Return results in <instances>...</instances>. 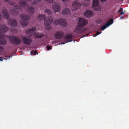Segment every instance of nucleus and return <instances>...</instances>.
Segmentation results:
<instances>
[{
  "label": "nucleus",
  "instance_id": "f257e3e1",
  "mask_svg": "<svg viewBox=\"0 0 129 129\" xmlns=\"http://www.w3.org/2000/svg\"><path fill=\"white\" fill-rule=\"evenodd\" d=\"M8 29V27L5 25H0V45H5L7 43L6 39H4V32H7Z\"/></svg>",
  "mask_w": 129,
  "mask_h": 129
},
{
  "label": "nucleus",
  "instance_id": "f03ea898",
  "mask_svg": "<svg viewBox=\"0 0 129 129\" xmlns=\"http://www.w3.org/2000/svg\"><path fill=\"white\" fill-rule=\"evenodd\" d=\"M38 18L40 20H44V24L46 26V29L47 30H49L51 27L50 25L52 23V17L50 18H45V15L44 14H39L38 16Z\"/></svg>",
  "mask_w": 129,
  "mask_h": 129
},
{
  "label": "nucleus",
  "instance_id": "7ed1b4c3",
  "mask_svg": "<svg viewBox=\"0 0 129 129\" xmlns=\"http://www.w3.org/2000/svg\"><path fill=\"white\" fill-rule=\"evenodd\" d=\"M25 1H26L28 2L31 1V0H21L20 2L19 3V6L18 5H16L14 6V8L15 10L13 9L10 11V13H16L18 12L19 10H21L22 8H24L25 7H28V6L26 2Z\"/></svg>",
  "mask_w": 129,
  "mask_h": 129
},
{
  "label": "nucleus",
  "instance_id": "20e7f679",
  "mask_svg": "<svg viewBox=\"0 0 129 129\" xmlns=\"http://www.w3.org/2000/svg\"><path fill=\"white\" fill-rule=\"evenodd\" d=\"M20 17L21 19L20 21L21 24L24 26H27L28 24V20L29 19V16L27 14H21L20 15Z\"/></svg>",
  "mask_w": 129,
  "mask_h": 129
},
{
  "label": "nucleus",
  "instance_id": "39448f33",
  "mask_svg": "<svg viewBox=\"0 0 129 129\" xmlns=\"http://www.w3.org/2000/svg\"><path fill=\"white\" fill-rule=\"evenodd\" d=\"M10 42L13 44L18 45L21 43L22 41L20 38L18 36H10L9 37Z\"/></svg>",
  "mask_w": 129,
  "mask_h": 129
},
{
  "label": "nucleus",
  "instance_id": "423d86ee",
  "mask_svg": "<svg viewBox=\"0 0 129 129\" xmlns=\"http://www.w3.org/2000/svg\"><path fill=\"white\" fill-rule=\"evenodd\" d=\"M21 37L23 43L25 44L29 45L31 44L32 41L31 39L22 36H21Z\"/></svg>",
  "mask_w": 129,
  "mask_h": 129
},
{
  "label": "nucleus",
  "instance_id": "0eeeda50",
  "mask_svg": "<svg viewBox=\"0 0 129 129\" xmlns=\"http://www.w3.org/2000/svg\"><path fill=\"white\" fill-rule=\"evenodd\" d=\"M88 23V21L84 18H80L78 21V24L83 27L86 25Z\"/></svg>",
  "mask_w": 129,
  "mask_h": 129
},
{
  "label": "nucleus",
  "instance_id": "6e6552de",
  "mask_svg": "<svg viewBox=\"0 0 129 129\" xmlns=\"http://www.w3.org/2000/svg\"><path fill=\"white\" fill-rule=\"evenodd\" d=\"M83 27L80 26L78 24L77 26L75 31L77 33H82L86 30L85 28H84Z\"/></svg>",
  "mask_w": 129,
  "mask_h": 129
},
{
  "label": "nucleus",
  "instance_id": "1a4fd4ad",
  "mask_svg": "<svg viewBox=\"0 0 129 129\" xmlns=\"http://www.w3.org/2000/svg\"><path fill=\"white\" fill-rule=\"evenodd\" d=\"M57 22L63 27L66 26L67 24L66 20L64 18H60L58 20H57Z\"/></svg>",
  "mask_w": 129,
  "mask_h": 129
},
{
  "label": "nucleus",
  "instance_id": "9d476101",
  "mask_svg": "<svg viewBox=\"0 0 129 129\" xmlns=\"http://www.w3.org/2000/svg\"><path fill=\"white\" fill-rule=\"evenodd\" d=\"M113 19H111L109 20V22H107L104 25L102 26L101 27V29L103 30H104L106 27L109 26L110 25L112 24L113 22Z\"/></svg>",
  "mask_w": 129,
  "mask_h": 129
},
{
  "label": "nucleus",
  "instance_id": "9b49d317",
  "mask_svg": "<svg viewBox=\"0 0 129 129\" xmlns=\"http://www.w3.org/2000/svg\"><path fill=\"white\" fill-rule=\"evenodd\" d=\"M8 22L9 24L12 27H14L16 26L17 24V21L15 19H9Z\"/></svg>",
  "mask_w": 129,
  "mask_h": 129
},
{
  "label": "nucleus",
  "instance_id": "f8f14e48",
  "mask_svg": "<svg viewBox=\"0 0 129 129\" xmlns=\"http://www.w3.org/2000/svg\"><path fill=\"white\" fill-rule=\"evenodd\" d=\"M99 2L98 0H93L92 7L95 10L98 11Z\"/></svg>",
  "mask_w": 129,
  "mask_h": 129
},
{
  "label": "nucleus",
  "instance_id": "ddd939ff",
  "mask_svg": "<svg viewBox=\"0 0 129 129\" xmlns=\"http://www.w3.org/2000/svg\"><path fill=\"white\" fill-rule=\"evenodd\" d=\"M81 3L78 2L74 1L72 3V7L74 8L73 10H76L81 6Z\"/></svg>",
  "mask_w": 129,
  "mask_h": 129
},
{
  "label": "nucleus",
  "instance_id": "4468645a",
  "mask_svg": "<svg viewBox=\"0 0 129 129\" xmlns=\"http://www.w3.org/2000/svg\"><path fill=\"white\" fill-rule=\"evenodd\" d=\"M72 35L71 34H67L65 35L64 39L66 41V42H71L72 41Z\"/></svg>",
  "mask_w": 129,
  "mask_h": 129
},
{
  "label": "nucleus",
  "instance_id": "2eb2a0df",
  "mask_svg": "<svg viewBox=\"0 0 129 129\" xmlns=\"http://www.w3.org/2000/svg\"><path fill=\"white\" fill-rule=\"evenodd\" d=\"M2 12L3 13V16L5 19H8L9 18V14L8 11L6 9H3Z\"/></svg>",
  "mask_w": 129,
  "mask_h": 129
},
{
  "label": "nucleus",
  "instance_id": "dca6fc26",
  "mask_svg": "<svg viewBox=\"0 0 129 129\" xmlns=\"http://www.w3.org/2000/svg\"><path fill=\"white\" fill-rule=\"evenodd\" d=\"M34 37L36 38H41L44 36V34L42 33H35L33 34Z\"/></svg>",
  "mask_w": 129,
  "mask_h": 129
},
{
  "label": "nucleus",
  "instance_id": "f3484780",
  "mask_svg": "<svg viewBox=\"0 0 129 129\" xmlns=\"http://www.w3.org/2000/svg\"><path fill=\"white\" fill-rule=\"evenodd\" d=\"M93 12L90 10L85 12L84 13L85 17L86 18H89L92 16Z\"/></svg>",
  "mask_w": 129,
  "mask_h": 129
},
{
  "label": "nucleus",
  "instance_id": "a211bd4d",
  "mask_svg": "<svg viewBox=\"0 0 129 129\" xmlns=\"http://www.w3.org/2000/svg\"><path fill=\"white\" fill-rule=\"evenodd\" d=\"M36 30V28L35 27H33L31 28H29L25 31L26 33L27 34H29L32 33L34 31Z\"/></svg>",
  "mask_w": 129,
  "mask_h": 129
},
{
  "label": "nucleus",
  "instance_id": "6ab92c4d",
  "mask_svg": "<svg viewBox=\"0 0 129 129\" xmlns=\"http://www.w3.org/2000/svg\"><path fill=\"white\" fill-rule=\"evenodd\" d=\"M62 13L64 15H69L70 14V10L68 8H65L62 10Z\"/></svg>",
  "mask_w": 129,
  "mask_h": 129
},
{
  "label": "nucleus",
  "instance_id": "aec40b11",
  "mask_svg": "<svg viewBox=\"0 0 129 129\" xmlns=\"http://www.w3.org/2000/svg\"><path fill=\"white\" fill-rule=\"evenodd\" d=\"M63 32H58L57 31V39L62 38L63 37Z\"/></svg>",
  "mask_w": 129,
  "mask_h": 129
},
{
  "label": "nucleus",
  "instance_id": "412c9836",
  "mask_svg": "<svg viewBox=\"0 0 129 129\" xmlns=\"http://www.w3.org/2000/svg\"><path fill=\"white\" fill-rule=\"evenodd\" d=\"M34 9L32 6L29 7L27 10V11L29 13H33L34 12Z\"/></svg>",
  "mask_w": 129,
  "mask_h": 129
},
{
  "label": "nucleus",
  "instance_id": "4be33fe9",
  "mask_svg": "<svg viewBox=\"0 0 129 129\" xmlns=\"http://www.w3.org/2000/svg\"><path fill=\"white\" fill-rule=\"evenodd\" d=\"M52 8L55 12H56V5L55 4H54L52 6Z\"/></svg>",
  "mask_w": 129,
  "mask_h": 129
},
{
  "label": "nucleus",
  "instance_id": "5701e85b",
  "mask_svg": "<svg viewBox=\"0 0 129 129\" xmlns=\"http://www.w3.org/2000/svg\"><path fill=\"white\" fill-rule=\"evenodd\" d=\"M45 12L46 13H48L49 15H51L52 14V12L49 9H46L45 10Z\"/></svg>",
  "mask_w": 129,
  "mask_h": 129
},
{
  "label": "nucleus",
  "instance_id": "b1692460",
  "mask_svg": "<svg viewBox=\"0 0 129 129\" xmlns=\"http://www.w3.org/2000/svg\"><path fill=\"white\" fill-rule=\"evenodd\" d=\"M46 47L47 49L48 50H49L52 49V47L51 46H49L48 45Z\"/></svg>",
  "mask_w": 129,
  "mask_h": 129
},
{
  "label": "nucleus",
  "instance_id": "393cba45",
  "mask_svg": "<svg viewBox=\"0 0 129 129\" xmlns=\"http://www.w3.org/2000/svg\"><path fill=\"white\" fill-rule=\"evenodd\" d=\"M60 7H59L57 5V12H59L60 10Z\"/></svg>",
  "mask_w": 129,
  "mask_h": 129
},
{
  "label": "nucleus",
  "instance_id": "a878e982",
  "mask_svg": "<svg viewBox=\"0 0 129 129\" xmlns=\"http://www.w3.org/2000/svg\"><path fill=\"white\" fill-rule=\"evenodd\" d=\"M4 50V48L0 46V53L2 52Z\"/></svg>",
  "mask_w": 129,
  "mask_h": 129
},
{
  "label": "nucleus",
  "instance_id": "bb28decb",
  "mask_svg": "<svg viewBox=\"0 0 129 129\" xmlns=\"http://www.w3.org/2000/svg\"><path fill=\"white\" fill-rule=\"evenodd\" d=\"M37 3V1H35L32 3V5H34Z\"/></svg>",
  "mask_w": 129,
  "mask_h": 129
},
{
  "label": "nucleus",
  "instance_id": "cd10ccee",
  "mask_svg": "<svg viewBox=\"0 0 129 129\" xmlns=\"http://www.w3.org/2000/svg\"><path fill=\"white\" fill-rule=\"evenodd\" d=\"M101 33V31H99V32L97 31L96 34V36L97 35H98L100 34Z\"/></svg>",
  "mask_w": 129,
  "mask_h": 129
},
{
  "label": "nucleus",
  "instance_id": "c85d7f7f",
  "mask_svg": "<svg viewBox=\"0 0 129 129\" xmlns=\"http://www.w3.org/2000/svg\"><path fill=\"white\" fill-rule=\"evenodd\" d=\"M123 10V9L122 8H120L119 9V10L118 11V12L119 13L121 12H122V11Z\"/></svg>",
  "mask_w": 129,
  "mask_h": 129
},
{
  "label": "nucleus",
  "instance_id": "c756f323",
  "mask_svg": "<svg viewBox=\"0 0 129 129\" xmlns=\"http://www.w3.org/2000/svg\"><path fill=\"white\" fill-rule=\"evenodd\" d=\"M48 1V3H51L53 2V0H47Z\"/></svg>",
  "mask_w": 129,
  "mask_h": 129
},
{
  "label": "nucleus",
  "instance_id": "7c9ffc66",
  "mask_svg": "<svg viewBox=\"0 0 129 129\" xmlns=\"http://www.w3.org/2000/svg\"><path fill=\"white\" fill-rule=\"evenodd\" d=\"M30 53L31 54L34 55V51L33 50L30 52Z\"/></svg>",
  "mask_w": 129,
  "mask_h": 129
},
{
  "label": "nucleus",
  "instance_id": "2f4dec72",
  "mask_svg": "<svg viewBox=\"0 0 129 129\" xmlns=\"http://www.w3.org/2000/svg\"><path fill=\"white\" fill-rule=\"evenodd\" d=\"M37 52V50L34 51V55H35L36 54V53Z\"/></svg>",
  "mask_w": 129,
  "mask_h": 129
},
{
  "label": "nucleus",
  "instance_id": "473e14b6",
  "mask_svg": "<svg viewBox=\"0 0 129 129\" xmlns=\"http://www.w3.org/2000/svg\"><path fill=\"white\" fill-rule=\"evenodd\" d=\"M124 12H123L122 11V12H120V14H121V15H123V14H124Z\"/></svg>",
  "mask_w": 129,
  "mask_h": 129
},
{
  "label": "nucleus",
  "instance_id": "72a5a7b5",
  "mask_svg": "<svg viewBox=\"0 0 129 129\" xmlns=\"http://www.w3.org/2000/svg\"><path fill=\"white\" fill-rule=\"evenodd\" d=\"M5 57H6V58H4V59H5L6 60H7V59H8V58L9 57V56H5Z\"/></svg>",
  "mask_w": 129,
  "mask_h": 129
},
{
  "label": "nucleus",
  "instance_id": "f704fd0d",
  "mask_svg": "<svg viewBox=\"0 0 129 129\" xmlns=\"http://www.w3.org/2000/svg\"><path fill=\"white\" fill-rule=\"evenodd\" d=\"M3 57H0V61H3Z\"/></svg>",
  "mask_w": 129,
  "mask_h": 129
},
{
  "label": "nucleus",
  "instance_id": "c9c22d12",
  "mask_svg": "<svg viewBox=\"0 0 129 129\" xmlns=\"http://www.w3.org/2000/svg\"><path fill=\"white\" fill-rule=\"evenodd\" d=\"M9 3L10 4H11V5H14V3H11L10 2H9Z\"/></svg>",
  "mask_w": 129,
  "mask_h": 129
},
{
  "label": "nucleus",
  "instance_id": "e433bc0d",
  "mask_svg": "<svg viewBox=\"0 0 129 129\" xmlns=\"http://www.w3.org/2000/svg\"><path fill=\"white\" fill-rule=\"evenodd\" d=\"M54 36H55V38H56V33H55V35H54Z\"/></svg>",
  "mask_w": 129,
  "mask_h": 129
},
{
  "label": "nucleus",
  "instance_id": "4c0bfd02",
  "mask_svg": "<svg viewBox=\"0 0 129 129\" xmlns=\"http://www.w3.org/2000/svg\"><path fill=\"white\" fill-rule=\"evenodd\" d=\"M64 2H67V0H62Z\"/></svg>",
  "mask_w": 129,
  "mask_h": 129
},
{
  "label": "nucleus",
  "instance_id": "58836bf2",
  "mask_svg": "<svg viewBox=\"0 0 129 129\" xmlns=\"http://www.w3.org/2000/svg\"><path fill=\"white\" fill-rule=\"evenodd\" d=\"M4 0L6 2H8L9 1V0Z\"/></svg>",
  "mask_w": 129,
  "mask_h": 129
},
{
  "label": "nucleus",
  "instance_id": "ea45409f",
  "mask_svg": "<svg viewBox=\"0 0 129 129\" xmlns=\"http://www.w3.org/2000/svg\"><path fill=\"white\" fill-rule=\"evenodd\" d=\"M120 19H122L123 18V17L122 16H121L120 17Z\"/></svg>",
  "mask_w": 129,
  "mask_h": 129
},
{
  "label": "nucleus",
  "instance_id": "a19ab883",
  "mask_svg": "<svg viewBox=\"0 0 129 129\" xmlns=\"http://www.w3.org/2000/svg\"><path fill=\"white\" fill-rule=\"evenodd\" d=\"M41 0H37V1H38L39 2H40L41 1Z\"/></svg>",
  "mask_w": 129,
  "mask_h": 129
},
{
  "label": "nucleus",
  "instance_id": "79ce46f5",
  "mask_svg": "<svg viewBox=\"0 0 129 129\" xmlns=\"http://www.w3.org/2000/svg\"><path fill=\"white\" fill-rule=\"evenodd\" d=\"M84 6H87V5H84Z\"/></svg>",
  "mask_w": 129,
  "mask_h": 129
},
{
  "label": "nucleus",
  "instance_id": "37998d69",
  "mask_svg": "<svg viewBox=\"0 0 129 129\" xmlns=\"http://www.w3.org/2000/svg\"><path fill=\"white\" fill-rule=\"evenodd\" d=\"M10 58V57H9V58Z\"/></svg>",
  "mask_w": 129,
  "mask_h": 129
}]
</instances>
